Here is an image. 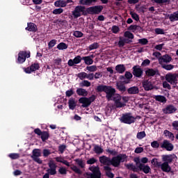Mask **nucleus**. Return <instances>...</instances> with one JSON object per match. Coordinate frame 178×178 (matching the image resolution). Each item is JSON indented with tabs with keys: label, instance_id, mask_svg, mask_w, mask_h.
Masks as SVG:
<instances>
[{
	"label": "nucleus",
	"instance_id": "1",
	"mask_svg": "<svg viewBox=\"0 0 178 178\" xmlns=\"http://www.w3.org/2000/svg\"><path fill=\"white\" fill-rule=\"evenodd\" d=\"M97 91H98V92H105L106 98H107L108 101H112L113 95H115V92H116V90L112 88V86L104 85L98 86L97 88Z\"/></svg>",
	"mask_w": 178,
	"mask_h": 178
},
{
	"label": "nucleus",
	"instance_id": "2",
	"mask_svg": "<svg viewBox=\"0 0 178 178\" xmlns=\"http://www.w3.org/2000/svg\"><path fill=\"white\" fill-rule=\"evenodd\" d=\"M112 99L116 108H124V106H126V104L130 101V97L115 94Z\"/></svg>",
	"mask_w": 178,
	"mask_h": 178
},
{
	"label": "nucleus",
	"instance_id": "3",
	"mask_svg": "<svg viewBox=\"0 0 178 178\" xmlns=\"http://www.w3.org/2000/svg\"><path fill=\"white\" fill-rule=\"evenodd\" d=\"M134 161L136 162V165L138 168L139 170H143V172L146 175L151 172V168L149 165H145V164L148 162V159L146 157H143L141 160H140V158L136 157L134 159Z\"/></svg>",
	"mask_w": 178,
	"mask_h": 178
},
{
	"label": "nucleus",
	"instance_id": "4",
	"mask_svg": "<svg viewBox=\"0 0 178 178\" xmlns=\"http://www.w3.org/2000/svg\"><path fill=\"white\" fill-rule=\"evenodd\" d=\"M99 161L101 163H104V165H113V166H119L120 163V157L115 156L110 160L108 157L100 156Z\"/></svg>",
	"mask_w": 178,
	"mask_h": 178
},
{
	"label": "nucleus",
	"instance_id": "5",
	"mask_svg": "<svg viewBox=\"0 0 178 178\" xmlns=\"http://www.w3.org/2000/svg\"><path fill=\"white\" fill-rule=\"evenodd\" d=\"M89 170L91 172H87L86 175L88 178H101V171H99V168L98 166H91L89 168Z\"/></svg>",
	"mask_w": 178,
	"mask_h": 178
},
{
	"label": "nucleus",
	"instance_id": "6",
	"mask_svg": "<svg viewBox=\"0 0 178 178\" xmlns=\"http://www.w3.org/2000/svg\"><path fill=\"white\" fill-rule=\"evenodd\" d=\"M163 161H164V163L162 164H160V167L161 170L163 172H169L171 170L170 166L169 165V163L172 162V159L170 156H164L163 157Z\"/></svg>",
	"mask_w": 178,
	"mask_h": 178
},
{
	"label": "nucleus",
	"instance_id": "7",
	"mask_svg": "<svg viewBox=\"0 0 178 178\" xmlns=\"http://www.w3.org/2000/svg\"><path fill=\"white\" fill-rule=\"evenodd\" d=\"M95 100V97L92 96L89 98L87 97H81L79 99L80 104H82L83 108H87V106H90L91 105V102H94Z\"/></svg>",
	"mask_w": 178,
	"mask_h": 178
},
{
	"label": "nucleus",
	"instance_id": "8",
	"mask_svg": "<svg viewBox=\"0 0 178 178\" xmlns=\"http://www.w3.org/2000/svg\"><path fill=\"white\" fill-rule=\"evenodd\" d=\"M120 122L126 124H131V123L136 122V118L133 117L131 114H125L120 118Z\"/></svg>",
	"mask_w": 178,
	"mask_h": 178
},
{
	"label": "nucleus",
	"instance_id": "9",
	"mask_svg": "<svg viewBox=\"0 0 178 178\" xmlns=\"http://www.w3.org/2000/svg\"><path fill=\"white\" fill-rule=\"evenodd\" d=\"M84 13H86V8L81 6H76L74 10L72 11V15L74 17H75V19L80 17V16H82V15H84Z\"/></svg>",
	"mask_w": 178,
	"mask_h": 178
},
{
	"label": "nucleus",
	"instance_id": "10",
	"mask_svg": "<svg viewBox=\"0 0 178 178\" xmlns=\"http://www.w3.org/2000/svg\"><path fill=\"white\" fill-rule=\"evenodd\" d=\"M177 74L169 73L165 75V80L168 83H170V84L176 86L177 84Z\"/></svg>",
	"mask_w": 178,
	"mask_h": 178
},
{
	"label": "nucleus",
	"instance_id": "11",
	"mask_svg": "<svg viewBox=\"0 0 178 178\" xmlns=\"http://www.w3.org/2000/svg\"><path fill=\"white\" fill-rule=\"evenodd\" d=\"M104 9V7L102 6H95L90 7L87 9L88 13H90V15H99V13H101L102 12V10Z\"/></svg>",
	"mask_w": 178,
	"mask_h": 178
},
{
	"label": "nucleus",
	"instance_id": "12",
	"mask_svg": "<svg viewBox=\"0 0 178 178\" xmlns=\"http://www.w3.org/2000/svg\"><path fill=\"white\" fill-rule=\"evenodd\" d=\"M26 58H30V52L20 51L18 54L17 63H24L26 62Z\"/></svg>",
	"mask_w": 178,
	"mask_h": 178
},
{
	"label": "nucleus",
	"instance_id": "13",
	"mask_svg": "<svg viewBox=\"0 0 178 178\" xmlns=\"http://www.w3.org/2000/svg\"><path fill=\"white\" fill-rule=\"evenodd\" d=\"M49 168L47 170V173H49V175H50L51 176L56 175V168H58V165H56L55 161H50L49 162Z\"/></svg>",
	"mask_w": 178,
	"mask_h": 178
},
{
	"label": "nucleus",
	"instance_id": "14",
	"mask_svg": "<svg viewBox=\"0 0 178 178\" xmlns=\"http://www.w3.org/2000/svg\"><path fill=\"white\" fill-rule=\"evenodd\" d=\"M38 69H40V64L33 63L30 67H28L26 68H23V70L27 74H30L31 73H33V72H35V70H38Z\"/></svg>",
	"mask_w": 178,
	"mask_h": 178
},
{
	"label": "nucleus",
	"instance_id": "15",
	"mask_svg": "<svg viewBox=\"0 0 178 178\" xmlns=\"http://www.w3.org/2000/svg\"><path fill=\"white\" fill-rule=\"evenodd\" d=\"M161 148H165L167 151H172L174 146L168 140H164L163 143L161 144Z\"/></svg>",
	"mask_w": 178,
	"mask_h": 178
},
{
	"label": "nucleus",
	"instance_id": "16",
	"mask_svg": "<svg viewBox=\"0 0 178 178\" xmlns=\"http://www.w3.org/2000/svg\"><path fill=\"white\" fill-rule=\"evenodd\" d=\"M172 58L168 54H165L159 59V63L163 65V63H170Z\"/></svg>",
	"mask_w": 178,
	"mask_h": 178
},
{
	"label": "nucleus",
	"instance_id": "17",
	"mask_svg": "<svg viewBox=\"0 0 178 178\" xmlns=\"http://www.w3.org/2000/svg\"><path fill=\"white\" fill-rule=\"evenodd\" d=\"M143 87L145 91H149V90H152V88H154V84H152L151 81L146 80L143 82Z\"/></svg>",
	"mask_w": 178,
	"mask_h": 178
},
{
	"label": "nucleus",
	"instance_id": "18",
	"mask_svg": "<svg viewBox=\"0 0 178 178\" xmlns=\"http://www.w3.org/2000/svg\"><path fill=\"white\" fill-rule=\"evenodd\" d=\"M81 62V56H77L73 60L70 59L68 60V65L69 66H74V65H79Z\"/></svg>",
	"mask_w": 178,
	"mask_h": 178
},
{
	"label": "nucleus",
	"instance_id": "19",
	"mask_svg": "<svg viewBox=\"0 0 178 178\" xmlns=\"http://www.w3.org/2000/svg\"><path fill=\"white\" fill-rule=\"evenodd\" d=\"M177 109L174 106L169 105L163 109V113H175Z\"/></svg>",
	"mask_w": 178,
	"mask_h": 178
},
{
	"label": "nucleus",
	"instance_id": "20",
	"mask_svg": "<svg viewBox=\"0 0 178 178\" xmlns=\"http://www.w3.org/2000/svg\"><path fill=\"white\" fill-rule=\"evenodd\" d=\"M134 69V72L133 74L134 76H136V77H141L143 76V70L138 66H135L133 67Z\"/></svg>",
	"mask_w": 178,
	"mask_h": 178
},
{
	"label": "nucleus",
	"instance_id": "21",
	"mask_svg": "<svg viewBox=\"0 0 178 178\" xmlns=\"http://www.w3.org/2000/svg\"><path fill=\"white\" fill-rule=\"evenodd\" d=\"M26 30L28 31H32L33 33H35L37 31L38 28L37 25H35L34 23H28V26L26 28Z\"/></svg>",
	"mask_w": 178,
	"mask_h": 178
},
{
	"label": "nucleus",
	"instance_id": "22",
	"mask_svg": "<svg viewBox=\"0 0 178 178\" xmlns=\"http://www.w3.org/2000/svg\"><path fill=\"white\" fill-rule=\"evenodd\" d=\"M115 70L117 73H120V74H122V73H124L126 72V67H124V65L120 64L115 66Z\"/></svg>",
	"mask_w": 178,
	"mask_h": 178
},
{
	"label": "nucleus",
	"instance_id": "23",
	"mask_svg": "<svg viewBox=\"0 0 178 178\" xmlns=\"http://www.w3.org/2000/svg\"><path fill=\"white\" fill-rule=\"evenodd\" d=\"M67 5V2L63 0H58L54 3V6L56 8H65Z\"/></svg>",
	"mask_w": 178,
	"mask_h": 178
},
{
	"label": "nucleus",
	"instance_id": "24",
	"mask_svg": "<svg viewBox=\"0 0 178 178\" xmlns=\"http://www.w3.org/2000/svg\"><path fill=\"white\" fill-rule=\"evenodd\" d=\"M128 94L130 95H134V94H138L140 92V89H138V87L137 86H132L127 90Z\"/></svg>",
	"mask_w": 178,
	"mask_h": 178
},
{
	"label": "nucleus",
	"instance_id": "25",
	"mask_svg": "<svg viewBox=\"0 0 178 178\" xmlns=\"http://www.w3.org/2000/svg\"><path fill=\"white\" fill-rule=\"evenodd\" d=\"M146 76H148L149 77L155 76L158 73V70L151 69V68H147L145 71Z\"/></svg>",
	"mask_w": 178,
	"mask_h": 178
},
{
	"label": "nucleus",
	"instance_id": "26",
	"mask_svg": "<svg viewBox=\"0 0 178 178\" xmlns=\"http://www.w3.org/2000/svg\"><path fill=\"white\" fill-rule=\"evenodd\" d=\"M76 94H78L81 97H87L88 92H87V90H86V89L78 88L76 90Z\"/></svg>",
	"mask_w": 178,
	"mask_h": 178
},
{
	"label": "nucleus",
	"instance_id": "27",
	"mask_svg": "<svg viewBox=\"0 0 178 178\" xmlns=\"http://www.w3.org/2000/svg\"><path fill=\"white\" fill-rule=\"evenodd\" d=\"M82 60H84L86 65H92L94 63V60L90 56L82 57Z\"/></svg>",
	"mask_w": 178,
	"mask_h": 178
},
{
	"label": "nucleus",
	"instance_id": "28",
	"mask_svg": "<svg viewBox=\"0 0 178 178\" xmlns=\"http://www.w3.org/2000/svg\"><path fill=\"white\" fill-rule=\"evenodd\" d=\"M104 170H106V175L108 176V177L113 178L115 177V175L111 172V168L109 166L106 165L104 167Z\"/></svg>",
	"mask_w": 178,
	"mask_h": 178
},
{
	"label": "nucleus",
	"instance_id": "29",
	"mask_svg": "<svg viewBox=\"0 0 178 178\" xmlns=\"http://www.w3.org/2000/svg\"><path fill=\"white\" fill-rule=\"evenodd\" d=\"M169 19L171 22H176L178 20V11L172 13V14H170L169 15Z\"/></svg>",
	"mask_w": 178,
	"mask_h": 178
},
{
	"label": "nucleus",
	"instance_id": "30",
	"mask_svg": "<svg viewBox=\"0 0 178 178\" xmlns=\"http://www.w3.org/2000/svg\"><path fill=\"white\" fill-rule=\"evenodd\" d=\"M154 99H156V101H158L159 102H162V103L166 102V97L162 95L154 96Z\"/></svg>",
	"mask_w": 178,
	"mask_h": 178
},
{
	"label": "nucleus",
	"instance_id": "31",
	"mask_svg": "<svg viewBox=\"0 0 178 178\" xmlns=\"http://www.w3.org/2000/svg\"><path fill=\"white\" fill-rule=\"evenodd\" d=\"M126 167L127 169H129V170H133V172H138L140 170V168L133 164H127Z\"/></svg>",
	"mask_w": 178,
	"mask_h": 178
},
{
	"label": "nucleus",
	"instance_id": "32",
	"mask_svg": "<svg viewBox=\"0 0 178 178\" xmlns=\"http://www.w3.org/2000/svg\"><path fill=\"white\" fill-rule=\"evenodd\" d=\"M164 135L165 136V137H168V138H170V140H171L172 141L175 140V135H173L172 132L168 130L164 131Z\"/></svg>",
	"mask_w": 178,
	"mask_h": 178
},
{
	"label": "nucleus",
	"instance_id": "33",
	"mask_svg": "<svg viewBox=\"0 0 178 178\" xmlns=\"http://www.w3.org/2000/svg\"><path fill=\"white\" fill-rule=\"evenodd\" d=\"M68 104L70 109H72V111L73 109H74V108H76V106L77 105V104L73 99H70Z\"/></svg>",
	"mask_w": 178,
	"mask_h": 178
},
{
	"label": "nucleus",
	"instance_id": "34",
	"mask_svg": "<svg viewBox=\"0 0 178 178\" xmlns=\"http://www.w3.org/2000/svg\"><path fill=\"white\" fill-rule=\"evenodd\" d=\"M57 48L60 51H63V49H67V44H66V43L64 42H60L57 45Z\"/></svg>",
	"mask_w": 178,
	"mask_h": 178
},
{
	"label": "nucleus",
	"instance_id": "35",
	"mask_svg": "<svg viewBox=\"0 0 178 178\" xmlns=\"http://www.w3.org/2000/svg\"><path fill=\"white\" fill-rule=\"evenodd\" d=\"M117 88L122 92H124V91H126V87L124 85L122 84V83L117 82Z\"/></svg>",
	"mask_w": 178,
	"mask_h": 178
},
{
	"label": "nucleus",
	"instance_id": "36",
	"mask_svg": "<svg viewBox=\"0 0 178 178\" xmlns=\"http://www.w3.org/2000/svg\"><path fill=\"white\" fill-rule=\"evenodd\" d=\"M152 164L155 166V168H161V161H159L158 159H153L152 160Z\"/></svg>",
	"mask_w": 178,
	"mask_h": 178
},
{
	"label": "nucleus",
	"instance_id": "37",
	"mask_svg": "<svg viewBox=\"0 0 178 178\" xmlns=\"http://www.w3.org/2000/svg\"><path fill=\"white\" fill-rule=\"evenodd\" d=\"M57 162H60L61 163H63L66 166H70V163L67 162V161L64 160L63 159H61L60 157H57L56 159Z\"/></svg>",
	"mask_w": 178,
	"mask_h": 178
},
{
	"label": "nucleus",
	"instance_id": "38",
	"mask_svg": "<svg viewBox=\"0 0 178 178\" xmlns=\"http://www.w3.org/2000/svg\"><path fill=\"white\" fill-rule=\"evenodd\" d=\"M93 2H97V0H81L80 3L83 5H91Z\"/></svg>",
	"mask_w": 178,
	"mask_h": 178
},
{
	"label": "nucleus",
	"instance_id": "39",
	"mask_svg": "<svg viewBox=\"0 0 178 178\" xmlns=\"http://www.w3.org/2000/svg\"><path fill=\"white\" fill-rule=\"evenodd\" d=\"M41 138L42 140V141H45V140H48L49 137V134H48V132L47 131H43L41 134Z\"/></svg>",
	"mask_w": 178,
	"mask_h": 178
},
{
	"label": "nucleus",
	"instance_id": "40",
	"mask_svg": "<svg viewBox=\"0 0 178 178\" xmlns=\"http://www.w3.org/2000/svg\"><path fill=\"white\" fill-rule=\"evenodd\" d=\"M125 77L128 79V81H124L127 84H129L130 83L131 80L133 77V74L131 72H125Z\"/></svg>",
	"mask_w": 178,
	"mask_h": 178
},
{
	"label": "nucleus",
	"instance_id": "41",
	"mask_svg": "<svg viewBox=\"0 0 178 178\" xmlns=\"http://www.w3.org/2000/svg\"><path fill=\"white\" fill-rule=\"evenodd\" d=\"M94 151L96 154H102L104 149H102V147L98 145H95Z\"/></svg>",
	"mask_w": 178,
	"mask_h": 178
},
{
	"label": "nucleus",
	"instance_id": "42",
	"mask_svg": "<svg viewBox=\"0 0 178 178\" xmlns=\"http://www.w3.org/2000/svg\"><path fill=\"white\" fill-rule=\"evenodd\" d=\"M145 136V131H140L137 134L136 137L138 140H143Z\"/></svg>",
	"mask_w": 178,
	"mask_h": 178
},
{
	"label": "nucleus",
	"instance_id": "43",
	"mask_svg": "<svg viewBox=\"0 0 178 178\" xmlns=\"http://www.w3.org/2000/svg\"><path fill=\"white\" fill-rule=\"evenodd\" d=\"M72 170H73L75 173H77V175H81L83 173L77 166L74 165L71 167Z\"/></svg>",
	"mask_w": 178,
	"mask_h": 178
},
{
	"label": "nucleus",
	"instance_id": "44",
	"mask_svg": "<svg viewBox=\"0 0 178 178\" xmlns=\"http://www.w3.org/2000/svg\"><path fill=\"white\" fill-rule=\"evenodd\" d=\"M124 35V37H126L127 38H129L130 40H133V38H134V35L130 31H126Z\"/></svg>",
	"mask_w": 178,
	"mask_h": 178
},
{
	"label": "nucleus",
	"instance_id": "45",
	"mask_svg": "<svg viewBox=\"0 0 178 178\" xmlns=\"http://www.w3.org/2000/svg\"><path fill=\"white\" fill-rule=\"evenodd\" d=\"M78 77L80 80H84V79H87V73L80 72L78 74Z\"/></svg>",
	"mask_w": 178,
	"mask_h": 178
},
{
	"label": "nucleus",
	"instance_id": "46",
	"mask_svg": "<svg viewBox=\"0 0 178 178\" xmlns=\"http://www.w3.org/2000/svg\"><path fill=\"white\" fill-rule=\"evenodd\" d=\"M163 69H165V70H172L175 67V65H172L171 64L170 65H162Z\"/></svg>",
	"mask_w": 178,
	"mask_h": 178
},
{
	"label": "nucleus",
	"instance_id": "47",
	"mask_svg": "<svg viewBox=\"0 0 178 178\" xmlns=\"http://www.w3.org/2000/svg\"><path fill=\"white\" fill-rule=\"evenodd\" d=\"M33 156H40L41 155V150L40 149H35L33 151Z\"/></svg>",
	"mask_w": 178,
	"mask_h": 178
},
{
	"label": "nucleus",
	"instance_id": "48",
	"mask_svg": "<svg viewBox=\"0 0 178 178\" xmlns=\"http://www.w3.org/2000/svg\"><path fill=\"white\" fill-rule=\"evenodd\" d=\"M60 13H63V8H56L53 10V15H60Z\"/></svg>",
	"mask_w": 178,
	"mask_h": 178
},
{
	"label": "nucleus",
	"instance_id": "49",
	"mask_svg": "<svg viewBox=\"0 0 178 178\" xmlns=\"http://www.w3.org/2000/svg\"><path fill=\"white\" fill-rule=\"evenodd\" d=\"M86 69L88 70V72H97V68L96 65H91L86 67Z\"/></svg>",
	"mask_w": 178,
	"mask_h": 178
},
{
	"label": "nucleus",
	"instance_id": "50",
	"mask_svg": "<svg viewBox=\"0 0 178 178\" xmlns=\"http://www.w3.org/2000/svg\"><path fill=\"white\" fill-rule=\"evenodd\" d=\"M58 173H60V175H67V170H66L64 167H60L58 170Z\"/></svg>",
	"mask_w": 178,
	"mask_h": 178
},
{
	"label": "nucleus",
	"instance_id": "51",
	"mask_svg": "<svg viewBox=\"0 0 178 178\" xmlns=\"http://www.w3.org/2000/svg\"><path fill=\"white\" fill-rule=\"evenodd\" d=\"M73 35H74V37H76V38H80L83 37V33H81V31H76L74 32Z\"/></svg>",
	"mask_w": 178,
	"mask_h": 178
},
{
	"label": "nucleus",
	"instance_id": "52",
	"mask_svg": "<svg viewBox=\"0 0 178 178\" xmlns=\"http://www.w3.org/2000/svg\"><path fill=\"white\" fill-rule=\"evenodd\" d=\"M131 16L132 18H134V20L136 22H138L140 20V17H138V15H137L136 13L131 12Z\"/></svg>",
	"mask_w": 178,
	"mask_h": 178
},
{
	"label": "nucleus",
	"instance_id": "53",
	"mask_svg": "<svg viewBox=\"0 0 178 178\" xmlns=\"http://www.w3.org/2000/svg\"><path fill=\"white\" fill-rule=\"evenodd\" d=\"M76 162L77 165H79V166H80V168H84V166H86V164L84 163V162L80 159H76Z\"/></svg>",
	"mask_w": 178,
	"mask_h": 178
},
{
	"label": "nucleus",
	"instance_id": "54",
	"mask_svg": "<svg viewBox=\"0 0 178 178\" xmlns=\"http://www.w3.org/2000/svg\"><path fill=\"white\" fill-rule=\"evenodd\" d=\"M49 48H54L56 45V40H52L49 42Z\"/></svg>",
	"mask_w": 178,
	"mask_h": 178
},
{
	"label": "nucleus",
	"instance_id": "55",
	"mask_svg": "<svg viewBox=\"0 0 178 178\" xmlns=\"http://www.w3.org/2000/svg\"><path fill=\"white\" fill-rule=\"evenodd\" d=\"M82 86L83 87H90V86H91V82L87 81V80H84L82 83Z\"/></svg>",
	"mask_w": 178,
	"mask_h": 178
},
{
	"label": "nucleus",
	"instance_id": "56",
	"mask_svg": "<svg viewBox=\"0 0 178 178\" xmlns=\"http://www.w3.org/2000/svg\"><path fill=\"white\" fill-rule=\"evenodd\" d=\"M98 48V43H93L89 46L90 51H92V49H97Z\"/></svg>",
	"mask_w": 178,
	"mask_h": 178
},
{
	"label": "nucleus",
	"instance_id": "57",
	"mask_svg": "<svg viewBox=\"0 0 178 178\" xmlns=\"http://www.w3.org/2000/svg\"><path fill=\"white\" fill-rule=\"evenodd\" d=\"M74 94V92L73 91V89L68 90L65 92L66 97H72Z\"/></svg>",
	"mask_w": 178,
	"mask_h": 178
},
{
	"label": "nucleus",
	"instance_id": "58",
	"mask_svg": "<svg viewBox=\"0 0 178 178\" xmlns=\"http://www.w3.org/2000/svg\"><path fill=\"white\" fill-rule=\"evenodd\" d=\"M151 145L152 148H159V143L156 140L152 142Z\"/></svg>",
	"mask_w": 178,
	"mask_h": 178
},
{
	"label": "nucleus",
	"instance_id": "59",
	"mask_svg": "<svg viewBox=\"0 0 178 178\" xmlns=\"http://www.w3.org/2000/svg\"><path fill=\"white\" fill-rule=\"evenodd\" d=\"M111 113H112V108L107 106L106 108V115L107 116H111Z\"/></svg>",
	"mask_w": 178,
	"mask_h": 178
},
{
	"label": "nucleus",
	"instance_id": "60",
	"mask_svg": "<svg viewBox=\"0 0 178 178\" xmlns=\"http://www.w3.org/2000/svg\"><path fill=\"white\" fill-rule=\"evenodd\" d=\"M163 88H167V90H170V85L169 84V83H168V81H164L163 82Z\"/></svg>",
	"mask_w": 178,
	"mask_h": 178
},
{
	"label": "nucleus",
	"instance_id": "61",
	"mask_svg": "<svg viewBox=\"0 0 178 178\" xmlns=\"http://www.w3.org/2000/svg\"><path fill=\"white\" fill-rule=\"evenodd\" d=\"M149 63H151V61L149 59H145L143 60L141 65L142 66H148Z\"/></svg>",
	"mask_w": 178,
	"mask_h": 178
},
{
	"label": "nucleus",
	"instance_id": "62",
	"mask_svg": "<svg viewBox=\"0 0 178 178\" xmlns=\"http://www.w3.org/2000/svg\"><path fill=\"white\" fill-rule=\"evenodd\" d=\"M140 44H143V45H145L148 44V40L143 38V39H139Z\"/></svg>",
	"mask_w": 178,
	"mask_h": 178
},
{
	"label": "nucleus",
	"instance_id": "63",
	"mask_svg": "<svg viewBox=\"0 0 178 178\" xmlns=\"http://www.w3.org/2000/svg\"><path fill=\"white\" fill-rule=\"evenodd\" d=\"M32 158L37 163H42V161L40 159L39 156H33Z\"/></svg>",
	"mask_w": 178,
	"mask_h": 178
},
{
	"label": "nucleus",
	"instance_id": "64",
	"mask_svg": "<svg viewBox=\"0 0 178 178\" xmlns=\"http://www.w3.org/2000/svg\"><path fill=\"white\" fill-rule=\"evenodd\" d=\"M156 34H163L164 31L163 29H159V28H156L154 30Z\"/></svg>",
	"mask_w": 178,
	"mask_h": 178
}]
</instances>
